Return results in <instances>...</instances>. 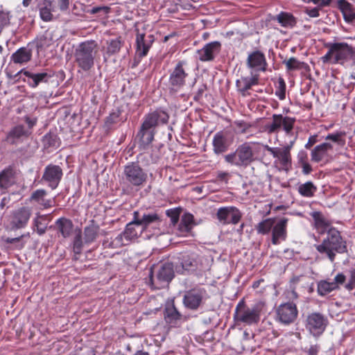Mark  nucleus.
<instances>
[{"label": "nucleus", "mask_w": 355, "mask_h": 355, "mask_svg": "<svg viewBox=\"0 0 355 355\" xmlns=\"http://www.w3.org/2000/svg\"><path fill=\"white\" fill-rule=\"evenodd\" d=\"M316 250L321 254H325L331 262H334L336 253L342 254L346 252L345 241L340 233L335 227H331L321 244L315 246Z\"/></svg>", "instance_id": "obj_3"}, {"label": "nucleus", "mask_w": 355, "mask_h": 355, "mask_svg": "<svg viewBox=\"0 0 355 355\" xmlns=\"http://www.w3.org/2000/svg\"><path fill=\"white\" fill-rule=\"evenodd\" d=\"M97 44L94 40L80 43L75 49L74 58L78 67L84 71H89L94 65Z\"/></svg>", "instance_id": "obj_4"}, {"label": "nucleus", "mask_w": 355, "mask_h": 355, "mask_svg": "<svg viewBox=\"0 0 355 355\" xmlns=\"http://www.w3.org/2000/svg\"><path fill=\"white\" fill-rule=\"evenodd\" d=\"M321 8L316 6L314 8H305L304 12L310 17H318L320 16L319 11Z\"/></svg>", "instance_id": "obj_52"}, {"label": "nucleus", "mask_w": 355, "mask_h": 355, "mask_svg": "<svg viewBox=\"0 0 355 355\" xmlns=\"http://www.w3.org/2000/svg\"><path fill=\"white\" fill-rule=\"evenodd\" d=\"M46 192L44 189H37L31 196L30 201L37 203L40 208L47 209L53 206V201L51 199H45Z\"/></svg>", "instance_id": "obj_31"}, {"label": "nucleus", "mask_w": 355, "mask_h": 355, "mask_svg": "<svg viewBox=\"0 0 355 355\" xmlns=\"http://www.w3.org/2000/svg\"><path fill=\"white\" fill-rule=\"evenodd\" d=\"M284 63L286 64L287 69L290 71L300 69L302 64V62H300L295 58H291L288 60L284 61Z\"/></svg>", "instance_id": "obj_49"}, {"label": "nucleus", "mask_w": 355, "mask_h": 355, "mask_svg": "<svg viewBox=\"0 0 355 355\" xmlns=\"http://www.w3.org/2000/svg\"><path fill=\"white\" fill-rule=\"evenodd\" d=\"M62 177V170L58 165L49 164L46 166L42 176L48 185L55 189L59 184Z\"/></svg>", "instance_id": "obj_20"}, {"label": "nucleus", "mask_w": 355, "mask_h": 355, "mask_svg": "<svg viewBox=\"0 0 355 355\" xmlns=\"http://www.w3.org/2000/svg\"><path fill=\"white\" fill-rule=\"evenodd\" d=\"M275 225V220L272 218H266L256 226V230L259 234H266L269 233Z\"/></svg>", "instance_id": "obj_43"}, {"label": "nucleus", "mask_w": 355, "mask_h": 355, "mask_svg": "<svg viewBox=\"0 0 355 355\" xmlns=\"http://www.w3.org/2000/svg\"><path fill=\"white\" fill-rule=\"evenodd\" d=\"M302 168H303V173L304 174H309L312 171V168H311V165L308 163L303 164Z\"/></svg>", "instance_id": "obj_64"}, {"label": "nucleus", "mask_w": 355, "mask_h": 355, "mask_svg": "<svg viewBox=\"0 0 355 355\" xmlns=\"http://www.w3.org/2000/svg\"><path fill=\"white\" fill-rule=\"evenodd\" d=\"M120 113L119 112H112L106 119L105 123L110 127V125L116 123L119 120Z\"/></svg>", "instance_id": "obj_51"}, {"label": "nucleus", "mask_w": 355, "mask_h": 355, "mask_svg": "<svg viewBox=\"0 0 355 355\" xmlns=\"http://www.w3.org/2000/svg\"><path fill=\"white\" fill-rule=\"evenodd\" d=\"M19 74H24L27 78V80H24L33 88L37 87L40 83H47L51 77V74L45 71L34 73L25 69L20 70L16 76Z\"/></svg>", "instance_id": "obj_22"}, {"label": "nucleus", "mask_w": 355, "mask_h": 355, "mask_svg": "<svg viewBox=\"0 0 355 355\" xmlns=\"http://www.w3.org/2000/svg\"><path fill=\"white\" fill-rule=\"evenodd\" d=\"M98 227L95 225L86 227L84 230L85 242L90 243L93 242L98 235Z\"/></svg>", "instance_id": "obj_44"}, {"label": "nucleus", "mask_w": 355, "mask_h": 355, "mask_svg": "<svg viewBox=\"0 0 355 355\" xmlns=\"http://www.w3.org/2000/svg\"><path fill=\"white\" fill-rule=\"evenodd\" d=\"M185 61H179L171 71L168 78V85L171 90L178 92L185 85L188 76Z\"/></svg>", "instance_id": "obj_9"}, {"label": "nucleus", "mask_w": 355, "mask_h": 355, "mask_svg": "<svg viewBox=\"0 0 355 355\" xmlns=\"http://www.w3.org/2000/svg\"><path fill=\"white\" fill-rule=\"evenodd\" d=\"M345 21L347 23H355V12L352 10L343 14Z\"/></svg>", "instance_id": "obj_58"}, {"label": "nucleus", "mask_w": 355, "mask_h": 355, "mask_svg": "<svg viewBox=\"0 0 355 355\" xmlns=\"http://www.w3.org/2000/svg\"><path fill=\"white\" fill-rule=\"evenodd\" d=\"M317 191V187L312 182H306L302 184L298 187V192L304 197L311 198Z\"/></svg>", "instance_id": "obj_41"}, {"label": "nucleus", "mask_w": 355, "mask_h": 355, "mask_svg": "<svg viewBox=\"0 0 355 355\" xmlns=\"http://www.w3.org/2000/svg\"><path fill=\"white\" fill-rule=\"evenodd\" d=\"M297 314L296 305L291 302L281 304L277 309L278 320L286 325L293 323L296 320Z\"/></svg>", "instance_id": "obj_18"}, {"label": "nucleus", "mask_w": 355, "mask_h": 355, "mask_svg": "<svg viewBox=\"0 0 355 355\" xmlns=\"http://www.w3.org/2000/svg\"><path fill=\"white\" fill-rule=\"evenodd\" d=\"M69 0H59V8L61 11H67L69 8Z\"/></svg>", "instance_id": "obj_60"}, {"label": "nucleus", "mask_w": 355, "mask_h": 355, "mask_svg": "<svg viewBox=\"0 0 355 355\" xmlns=\"http://www.w3.org/2000/svg\"><path fill=\"white\" fill-rule=\"evenodd\" d=\"M123 44V42L121 37H118L107 41V46L106 48L105 53L104 55V58L106 59L107 56L110 57L118 53L120 51Z\"/></svg>", "instance_id": "obj_37"}, {"label": "nucleus", "mask_w": 355, "mask_h": 355, "mask_svg": "<svg viewBox=\"0 0 355 355\" xmlns=\"http://www.w3.org/2000/svg\"><path fill=\"white\" fill-rule=\"evenodd\" d=\"M313 219L314 227L319 234H324L331 228L329 221L325 218L320 211H313L311 214Z\"/></svg>", "instance_id": "obj_30"}, {"label": "nucleus", "mask_w": 355, "mask_h": 355, "mask_svg": "<svg viewBox=\"0 0 355 355\" xmlns=\"http://www.w3.org/2000/svg\"><path fill=\"white\" fill-rule=\"evenodd\" d=\"M275 94L279 97L280 100H284L286 98V89H278L276 91Z\"/></svg>", "instance_id": "obj_63"}, {"label": "nucleus", "mask_w": 355, "mask_h": 355, "mask_svg": "<svg viewBox=\"0 0 355 355\" xmlns=\"http://www.w3.org/2000/svg\"><path fill=\"white\" fill-rule=\"evenodd\" d=\"M287 223L288 219L286 218H282L276 224H275L272 230V243L273 245H278L282 241H284L286 239Z\"/></svg>", "instance_id": "obj_24"}, {"label": "nucleus", "mask_w": 355, "mask_h": 355, "mask_svg": "<svg viewBox=\"0 0 355 355\" xmlns=\"http://www.w3.org/2000/svg\"><path fill=\"white\" fill-rule=\"evenodd\" d=\"M178 262L175 263V270L178 273L184 274L185 272H193L202 270L204 261H207L204 257L195 252H184L178 257Z\"/></svg>", "instance_id": "obj_6"}, {"label": "nucleus", "mask_w": 355, "mask_h": 355, "mask_svg": "<svg viewBox=\"0 0 355 355\" xmlns=\"http://www.w3.org/2000/svg\"><path fill=\"white\" fill-rule=\"evenodd\" d=\"M166 214L171 217L172 224L175 225L179 220V213L173 210H167Z\"/></svg>", "instance_id": "obj_56"}, {"label": "nucleus", "mask_w": 355, "mask_h": 355, "mask_svg": "<svg viewBox=\"0 0 355 355\" xmlns=\"http://www.w3.org/2000/svg\"><path fill=\"white\" fill-rule=\"evenodd\" d=\"M333 148V145L329 142H324L316 146L311 153V160L320 162L329 157V151Z\"/></svg>", "instance_id": "obj_28"}, {"label": "nucleus", "mask_w": 355, "mask_h": 355, "mask_svg": "<svg viewBox=\"0 0 355 355\" xmlns=\"http://www.w3.org/2000/svg\"><path fill=\"white\" fill-rule=\"evenodd\" d=\"M258 83L259 75L252 73L251 76L242 77L241 79L237 80L236 86L238 91L243 96H247L250 94L248 90L250 89L252 87L258 85Z\"/></svg>", "instance_id": "obj_26"}, {"label": "nucleus", "mask_w": 355, "mask_h": 355, "mask_svg": "<svg viewBox=\"0 0 355 355\" xmlns=\"http://www.w3.org/2000/svg\"><path fill=\"white\" fill-rule=\"evenodd\" d=\"M345 288L348 291H352L355 288V270H353L350 272V277L349 282L345 285Z\"/></svg>", "instance_id": "obj_54"}, {"label": "nucleus", "mask_w": 355, "mask_h": 355, "mask_svg": "<svg viewBox=\"0 0 355 355\" xmlns=\"http://www.w3.org/2000/svg\"><path fill=\"white\" fill-rule=\"evenodd\" d=\"M136 31V54L141 59L147 55L155 41V37L152 34L141 33L139 29Z\"/></svg>", "instance_id": "obj_17"}, {"label": "nucleus", "mask_w": 355, "mask_h": 355, "mask_svg": "<svg viewBox=\"0 0 355 355\" xmlns=\"http://www.w3.org/2000/svg\"><path fill=\"white\" fill-rule=\"evenodd\" d=\"M164 318L166 322L171 327H175L178 324L181 319V314L178 312L175 306L171 304L166 307Z\"/></svg>", "instance_id": "obj_34"}, {"label": "nucleus", "mask_w": 355, "mask_h": 355, "mask_svg": "<svg viewBox=\"0 0 355 355\" xmlns=\"http://www.w3.org/2000/svg\"><path fill=\"white\" fill-rule=\"evenodd\" d=\"M320 350V347L318 345H311L309 348L304 349V352L309 355H318Z\"/></svg>", "instance_id": "obj_55"}, {"label": "nucleus", "mask_w": 355, "mask_h": 355, "mask_svg": "<svg viewBox=\"0 0 355 355\" xmlns=\"http://www.w3.org/2000/svg\"><path fill=\"white\" fill-rule=\"evenodd\" d=\"M327 46L329 47V51H327V53L322 58V60L323 61V62H328L330 61L331 58L332 56H334V51H332V44H329L327 45Z\"/></svg>", "instance_id": "obj_59"}, {"label": "nucleus", "mask_w": 355, "mask_h": 355, "mask_svg": "<svg viewBox=\"0 0 355 355\" xmlns=\"http://www.w3.org/2000/svg\"><path fill=\"white\" fill-rule=\"evenodd\" d=\"M246 66L250 70V74H257L266 71L268 63L263 53L257 50L248 53Z\"/></svg>", "instance_id": "obj_15"}, {"label": "nucleus", "mask_w": 355, "mask_h": 355, "mask_svg": "<svg viewBox=\"0 0 355 355\" xmlns=\"http://www.w3.org/2000/svg\"><path fill=\"white\" fill-rule=\"evenodd\" d=\"M144 231L141 227L137 226V211L133 213V220L126 225L123 231L125 241H131Z\"/></svg>", "instance_id": "obj_29"}, {"label": "nucleus", "mask_w": 355, "mask_h": 355, "mask_svg": "<svg viewBox=\"0 0 355 355\" xmlns=\"http://www.w3.org/2000/svg\"><path fill=\"white\" fill-rule=\"evenodd\" d=\"M30 132L26 130L21 125H19L13 128L7 136V141L10 144H15L21 137L28 136Z\"/></svg>", "instance_id": "obj_39"}, {"label": "nucleus", "mask_w": 355, "mask_h": 355, "mask_svg": "<svg viewBox=\"0 0 355 355\" xmlns=\"http://www.w3.org/2000/svg\"><path fill=\"white\" fill-rule=\"evenodd\" d=\"M15 182L14 174L11 169H6L0 173V187L6 189Z\"/></svg>", "instance_id": "obj_40"}, {"label": "nucleus", "mask_w": 355, "mask_h": 355, "mask_svg": "<svg viewBox=\"0 0 355 355\" xmlns=\"http://www.w3.org/2000/svg\"><path fill=\"white\" fill-rule=\"evenodd\" d=\"M32 58L31 49L22 47L16 51L11 56V60L15 64H23L27 63Z\"/></svg>", "instance_id": "obj_33"}, {"label": "nucleus", "mask_w": 355, "mask_h": 355, "mask_svg": "<svg viewBox=\"0 0 355 355\" xmlns=\"http://www.w3.org/2000/svg\"><path fill=\"white\" fill-rule=\"evenodd\" d=\"M261 309L259 305L245 306L243 302H239L235 310V319L247 324L257 323L259 320Z\"/></svg>", "instance_id": "obj_8"}, {"label": "nucleus", "mask_w": 355, "mask_h": 355, "mask_svg": "<svg viewBox=\"0 0 355 355\" xmlns=\"http://www.w3.org/2000/svg\"><path fill=\"white\" fill-rule=\"evenodd\" d=\"M193 225V216L189 213H186L181 218L178 230L181 234L184 235L191 232Z\"/></svg>", "instance_id": "obj_38"}, {"label": "nucleus", "mask_w": 355, "mask_h": 355, "mask_svg": "<svg viewBox=\"0 0 355 355\" xmlns=\"http://www.w3.org/2000/svg\"><path fill=\"white\" fill-rule=\"evenodd\" d=\"M332 51L334 52V64H343L353 59L355 56L354 49L345 42L331 43Z\"/></svg>", "instance_id": "obj_16"}, {"label": "nucleus", "mask_w": 355, "mask_h": 355, "mask_svg": "<svg viewBox=\"0 0 355 355\" xmlns=\"http://www.w3.org/2000/svg\"><path fill=\"white\" fill-rule=\"evenodd\" d=\"M123 175V182L137 189L144 187L148 180L147 172L137 162H131L125 165Z\"/></svg>", "instance_id": "obj_5"}, {"label": "nucleus", "mask_w": 355, "mask_h": 355, "mask_svg": "<svg viewBox=\"0 0 355 355\" xmlns=\"http://www.w3.org/2000/svg\"><path fill=\"white\" fill-rule=\"evenodd\" d=\"M273 20L277 21L282 26L289 28L294 27L297 23L295 17L291 13L286 12H281L273 18Z\"/></svg>", "instance_id": "obj_36"}, {"label": "nucleus", "mask_w": 355, "mask_h": 355, "mask_svg": "<svg viewBox=\"0 0 355 355\" xmlns=\"http://www.w3.org/2000/svg\"><path fill=\"white\" fill-rule=\"evenodd\" d=\"M48 223L46 216L44 215L37 214L34 218V225L36 227V232L39 235H42L46 232Z\"/></svg>", "instance_id": "obj_42"}, {"label": "nucleus", "mask_w": 355, "mask_h": 355, "mask_svg": "<svg viewBox=\"0 0 355 355\" xmlns=\"http://www.w3.org/2000/svg\"><path fill=\"white\" fill-rule=\"evenodd\" d=\"M327 319L321 313L314 312L306 319V328L315 337L320 336L325 330Z\"/></svg>", "instance_id": "obj_14"}, {"label": "nucleus", "mask_w": 355, "mask_h": 355, "mask_svg": "<svg viewBox=\"0 0 355 355\" xmlns=\"http://www.w3.org/2000/svg\"><path fill=\"white\" fill-rule=\"evenodd\" d=\"M345 281V276L343 273H338L333 280H320L317 284L318 294L324 297L331 292L337 290L339 285L343 284Z\"/></svg>", "instance_id": "obj_19"}, {"label": "nucleus", "mask_w": 355, "mask_h": 355, "mask_svg": "<svg viewBox=\"0 0 355 355\" xmlns=\"http://www.w3.org/2000/svg\"><path fill=\"white\" fill-rule=\"evenodd\" d=\"M221 44L219 42H211L206 44L202 49L196 51V58L202 62L214 60L220 51Z\"/></svg>", "instance_id": "obj_21"}, {"label": "nucleus", "mask_w": 355, "mask_h": 355, "mask_svg": "<svg viewBox=\"0 0 355 355\" xmlns=\"http://www.w3.org/2000/svg\"><path fill=\"white\" fill-rule=\"evenodd\" d=\"M161 218L159 214L155 212H150L139 215L137 211V226L141 227L143 230H146L152 225L153 227H157L160 225Z\"/></svg>", "instance_id": "obj_25"}, {"label": "nucleus", "mask_w": 355, "mask_h": 355, "mask_svg": "<svg viewBox=\"0 0 355 355\" xmlns=\"http://www.w3.org/2000/svg\"><path fill=\"white\" fill-rule=\"evenodd\" d=\"M11 15L9 11L0 10V33L3 28L10 24Z\"/></svg>", "instance_id": "obj_46"}, {"label": "nucleus", "mask_w": 355, "mask_h": 355, "mask_svg": "<svg viewBox=\"0 0 355 355\" xmlns=\"http://www.w3.org/2000/svg\"><path fill=\"white\" fill-rule=\"evenodd\" d=\"M214 151L216 154L225 152L232 144L228 135L223 132H218L213 138Z\"/></svg>", "instance_id": "obj_27"}, {"label": "nucleus", "mask_w": 355, "mask_h": 355, "mask_svg": "<svg viewBox=\"0 0 355 355\" xmlns=\"http://www.w3.org/2000/svg\"><path fill=\"white\" fill-rule=\"evenodd\" d=\"M202 298L203 291L200 289L194 288L185 293L183 303L187 309L196 310L200 305Z\"/></svg>", "instance_id": "obj_23"}, {"label": "nucleus", "mask_w": 355, "mask_h": 355, "mask_svg": "<svg viewBox=\"0 0 355 355\" xmlns=\"http://www.w3.org/2000/svg\"><path fill=\"white\" fill-rule=\"evenodd\" d=\"M337 6L342 14L349 12L352 10V5L346 0H338Z\"/></svg>", "instance_id": "obj_50"}, {"label": "nucleus", "mask_w": 355, "mask_h": 355, "mask_svg": "<svg viewBox=\"0 0 355 355\" xmlns=\"http://www.w3.org/2000/svg\"><path fill=\"white\" fill-rule=\"evenodd\" d=\"M295 122L294 118L275 114L272 116V121L265 125V130L272 134L283 130L287 136H290L293 135Z\"/></svg>", "instance_id": "obj_7"}, {"label": "nucleus", "mask_w": 355, "mask_h": 355, "mask_svg": "<svg viewBox=\"0 0 355 355\" xmlns=\"http://www.w3.org/2000/svg\"><path fill=\"white\" fill-rule=\"evenodd\" d=\"M168 118V114L162 110H157L144 117L140 129L135 137L141 148L145 149L152 143L156 133V128L159 124L166 123Z\"/></svg>", "instance_id": "obj_1"}, {"label": "nucleus", "mask_w": 355, "mask_h": 355, "mask_svg": "<svg viewBox=\"0 0 355 355\" xmlns=\"http://www.w3.org/2000/svg\"><path fill=\"white\" fill-rule=\"evenodd\" d=\"M263 148L275 159L274 164L279 170L288 171L291 166V155L288 148L270 147L268 145H263Z\"/></svg>", "instance_id": "obj_12"}, {"label": "nucleus", "mask_w": 355, "mask_h": 355, "mask_svg": "<svg viewBox=\"0 0 355 355\" xmlns=\"http://www.w3.org/2000/svg\"><path fill=\"white\" fill-rule=\"evenodd\" d=\"M130 241H125L124 232L118 234L110 243L112 248H120L127 245Z\"/></svg>", "instance_id": "obj_47"}, {"label": "nucleus", "mask_w": 355, "mask_h": 355, "mask_svg": "<svg viewBox=\"0 0 355 355\" xmlns=\"http://www.w3.org/2000/svg\"><path fill=\"white\" fill-rule=\"evenodd\" d=\"M263 145L257 142H245L239 145L234 152L225 155V161L231 166L246 168L257 159Z\"/></svg>", "instance_id": "obj_2"}, {"label": "nucleus", "mask_w": 355, "mask_h": 355, "mask_svg": "<svg viewBox=\"0 0 355 355\" xmlns=\"http://www.w3.org/2000/svg\"><path fill=\"white\" fill-rule=\"evenodd\" d=\"M24 119L30 129H31L34 125H35L37 123L36 118H30L29 116H25Z\"/></svg>", "instance_id": "obj_61"}, {"label": "nucleus", "mask_w": 355, "mask_h": 355, "mask_svg": "<svg viewBox=\"0 0 355 355\" xmlns=\"http://www.w3.org/2000/svg\"><path fill=\"white\" fill-rule=\"evenodd\" d=\"M174 275L173 265L166 262L159 267L156 277H153V272H150V280L153 286L156 289H160L166 286L173 279Z\"/></svg>", "instance_id": "obj_10"}, {"label": "nucleus", "mask_w": 355, "mask_h": 355, "mask_svg": "<svg viewBox=\"0 0 355 355\" xmlns=\"http://www.w3.org/2000/svg\"><path fill=\"white\" fill-rule=\"evenodd\" d=\"M83 243L81 233L76 234L73 241V252L76 254H80L82 252Z\"/></svg>", "instance_id": "obj_45"}, {"label": "nucleus", "mask_w": 355, "mask_h": 355, "mask_svg": "<svg viewBox=\"0 0 355 355\" xmlns=\"http://www.w3.org/2000/svg\"><path fill=\"white\" fill-rule=\"evenodd\" d=\"M55 225L59 232L64 238L69 237L73 231V223L70 219L67 218L62 217L58 218L55 221Z\"/></svg>", "instance_id": "obj_35"}, {"label": "nucleus", "mask_w": 355, "mask_h": 355, "mask_svg": "<svg viewBox=\"0 0 355 355\" xmlns=\"http://www.w3.org/2000/svg\"><path fill=\"white\" fill-rule=\"evenodd\" d=\"M326 140H330L338 146H343L345 145V139L342 138V134L340 132L329 134L326 137Z\"/></svg>", "instance_id": "obj_48"}, {"label": "nucleus", "mask_w": 355, "mask_h": 355, "mask_svg": "<svg viewBox=\"0 0 355 355\" xmlns=\"http://www.w3.org/2000/svg\"><path fill=\"white\" fill-rule=\"evenodd\" d=\"M207 89V86L205 85H201L196 92V94L194 95L193 99L196 101H200V99L202 97L204 92Z\"/></svg>", "instance_id": "obj_57"}, {"label": "nucleus", "mask_w": 355, "mask_h": 355, "mask_svg": "<svg viewBox=\"0 0 355 355\" xmlns=\"http://www.w3.org/2000/svg\"><path fill=\"white\" fill-rule=\"evenodd\" d=\"M316 142V136L309 137L308 142L305 144V148H310Z\"/></svg>", "instance_id": "obj_62"}, {"label": "nucleus", "mask_w": 355, "mask_h": 355, "mask_svg": "<svg viewBox=\"0 0 355 355\" xmlns=\"http://www.w3.org/2000/svg\"><path fill=\"white\" fill-rule=\"evenodd\" d=\"M40 16L44 21H50L53 19L52 12L55 10V6L52 0H43L39 5Z\"/></svg>", "instance_id": "obj_32"}, {"label": "nucleus", "mask_w": 355, "mask_h": 355, "mask_svg": "<svg viewBox=\"0 0 355 355\" xmlns=\"http://www.w3.org/2000/svg\"><path fill=\"white\" fill-rule=\"evenodd\" d=\"M306 3H313L316 6L322 8L326 6H329L332 0H305Z\"/></svg>", "instance_id": "obj_53"}, {"label": "nucleus", "mask_w": 355, "mask_h": 355, "mask_svg": "<svg viewBox=\"0 0 355 355\" xmlns=\"http://www.w3.org/2000/svg\"><path fill=\"white\" fill-rule=\"evenodd\" d=\"M32 215V209L28 207H21L14 209L8 218V224L11 230L26 227Z\"/></svg>", "instance_id": "obj_11"}, {"label": "nucleus", "mask_w": 355, "mask_h": 355, "mask_svg": "<svg viewBox=\"0 0 355 355\" xmlns=\"http://www.w3.org/2000/svg\"><path fill=\"white\" fill-rule=\"evenodd\" d=\"M242 216L241 211L234 206L221 207L216 211V218L220 224L224 225L238 224Z\"/></svg>", "instance_id": "obj_13"}]
</instances>
